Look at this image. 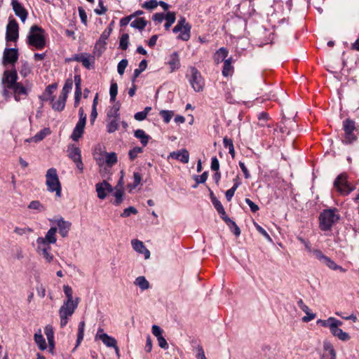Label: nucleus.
<instances>
[{"label": "nucleus", "instance_id": "c9c22d12", "mask_svg": "<svg viewBox=\"0 0 359 359\" xmlns=\"http://www.w3.org/2000/svg\"><path fill=\"white\" fill-rule=\"evenodd\" d=\"M134 283L139 286L142 290H145L149 287V283L147 280L144 276H138L135 279Z\"/></svg>", "mask_w": 359, "mask_h": 359}, {"label": "nucleus", "instance_id": "c03bdc74", "mask_svg": "<svg viewBox=\"0 0 359 359\" xmlns=\"http://www.w3.org/2000/svg\"><path fill=\"white\" fill-rule=\"evenodd\" d=\"M119 109H120V104L116 103L115 104L110 111L107 113L108 118H120V114H119Z\"/></svg>", "mask_w": 359, "mask_h": 359}, {"label": "nucleus", "instance_id": "680f3d73", "mask_svg": "<svg viewBox=\"0 0 359 359\" xmlns=\"http://www.w3.org/2000/svg\"><path fill=\"white\" fill-rule=\"evenodd\" d=\"M123 191L121 189L116 190L114 193V204L118 205L123 201Z\"/></svg>", "mask_w": 359, "mask_h": 359}, {"label": "nucleus", "instance_id": "72a5a7b5", "mask_svg": "<svg viewBox=\"0 0 359 359\" xmlns=\"http://www.w3.org/2000/svg\"><path fill=\"white\" fill-rule=\"evenodd\" d=\"M69 157L74 161H79L81 158V151L78 147H72L68 149Z\"/></svg>", "mask_w": 359, "mask_h": 359}, {"label": "nucleus", "instance_id": "a18cd8bd", "mask_svg": "<svg viewBox=\"0 0 359 359\" xmlns=\"http://www.w3.org/2000/svg\"><path fill=\"white\" fill-rule=\"evenodd\" d=\"M63 291L67 297V300H65L64 302L72 303L73 291L72 287L68 285H63Z\"/></svg>", "mask_w": 359, "mask_h": 359}, {"label": "nucleus", "instance_id": "bf43d9fd", "mask_svg": "<svg viewBox=\"0 0 359 359\" xmlns=\"http://www.w3.org/2000/svg\"><path fill=\"white\" fill-rule=\"evenodd\" d=\"M158 5V2L156 0H149L144 3L142 7L151 10L156 8Z\"/></svg>", "mask_w": 359, "mask_h": 359}, {"label": "nucleus", "instance_id": "f704fd0d", "mask_svg": "<svg viewBox=\"0 0 359 359\" xmlns=\"http://www.w3.org/2000/svg\"><path fill=\"white\" fill-rule=\"evenodd\" d=\"M104 156L105 163L108 166L111 167L117 163V156L116 153H105Z\"/></svg>", "mask_w": 359, "mask_h": 359}, {"label": "nucleus", "instance_id": "c756f323", "mask_svg": "<svg viewBox=\"0 0 359 359\" xmlns=\"http://www.w3.org/2000/svg\"><path fill=\"white\" fill-rule=\"evenodd\" d=\"M85 126L86 123L77 122L71 136L74 141H78L79 139L82 136L84 132Z\"/></svg>", "mask_w": 359, "mask_h": 359}, {"label": "nucleus", "instance_id": "5701e85b", "mask_svg": "<svg viewBox=\"0 0 359 359\" xmlns=\"http://www.w3.org/2000/svg\"><path fill=\"white\" fill-rule=\"evenodd\" d=\"M57 232V228L56 227H51L48 232L46 234V236L44 238L43 237H39L38 238H41L43 240V243L45 245H49L50 244H54L55 243L57 239H56V234Z\"/></svg>", "mask_w": 359, "mask_h": 359}, {"label": "nucleus", "instance_id": "8fccbe9b", "mask_svg": "<svg viewBox=\"0 0 359 359\" xmlns=\"http://www.w3.org/2000/svg\"><path fill=\"white\" fill-rule=\"evenodd\" d=\"M142 152V149L140 147H135L130 149L128 152L129 158L130 161H134L138 156L139 154Z\"/></svg>", "mask_w": 359, "mask_h": 359}, {"label": "nucleus", "instance_id": "6e6d98bb", "mask_svg": "<svg viewBox=\"0 0 359 359\" xmlns=\"http://www.w3.org/2000/svg\"><path fill=\"white\" fill-rule=\"evenodd\" d=\"M212 203L219 215H224V208L221 202L217 198H213Z\"/></svg>", "mask_w": 359, "mask_h": 359}, {"label": "nucleus", "instance_id": "9d476101", "mask_svg": "<svg viewBox=\"0 0 359 359\" xmlns=\"http://www.w3.org/2000/svg\"><path fill=\"white\" fill-rule=\"evenodd\" d=\"M190 72L191 78L189 79V82L191 87L196 92L202 91L204 87V81L201 76V73L194 67H191L190 68Z\"/></svg>", "mask_w": 359, "mask_h": 359}, {"label": "nucleus", "instance_id": "58836bf2", "mask_svg": "<svg viewBox=\"0 0 359 359\" xmlns=\"http://www.w3.org/2000/svg\"><path fill=\"white\" fill-rule=\"evenodd\" d=\"M84 328H85V322L81 321L79 324L77 340H76V344L75 348L78 347L80 345L82 340L83 339Z\"/></svg>", "mask_w": 359, "mask_h": 359}, {"label": "nucleus", "instance_id": "2eb2a0df", "mask_svg": "<svg viewBox=\"0 0 359 359\" xmlns=\"http://www.w3.org/2000/svg\"><path fill=\"white\" fill-rule=\"evenodd\" d=\"M19 36L18 24H7L6 39L7 41H16Z\"/></svg>", "mask_w": 359, "mask_h": 359}, {"label": "nucleus", "instance_id": "49530a36", "mask_svg": "<svg viewBox=\"0 0 359 359\" xmlns=\"http://www.w3.org/2000/svg\"><path fill=\"white\" fill-rule=\"evenodd\" d=\"M29 209L35 210L38 212L45 210L44 206L39 201H32L28 205Z\"/></svg>", "mask_w": 359, "mask_h": 359}, {"label": "nucleus", "instance_id": "774afa93", "mask_svg": "<svg viewBox=\"0 0 359 359\" xmlns=\"http://www.w3.org/2000/svg\"><path fill=\"white\" fill-rule=\"evenodd\" d=\"M196 351H197V354H196L197 359H207L205 357L203 348L201 345H198L196 347Z\"/></svg>", "mask_w": 359, "mask_h": 359}, {"label": "nucleus", "instance_id": "7c9ffc66", "mask_svg": "<svg viewBox=\"0 0 359 359\" xmlns=\"http://www.w3.org/2000/svg\"><path fill=\"white\" fill-rule=\"evenodd\" d=\"M50 133V131L49 128H44L39 131V133H37L33 137L27 139L25 141L28 142L31 141L38 142L43 140V138Z\"/></svg>", "mask_w": 359, "mask_h": 359}, {"label": "nucleus", "instance_id": "1a4fd4ad", "mask_svg": "<svg viewBox=\"0 0 359 359\" xmlns=\"http://www.w3.org/2000/svg\"><path fill=\"white\" fill-rule=\"evenodd\" d=\"M334 187L342 195H348L353 191L347 181V175L344 173L340 174L334 182Z\"/></svg>", "mask_w": 359, "mask_h": 359}, {"label": "nucleus", "instance_id": "aec40b11", "mask_svg": "<svg viewBox=\"0 0 359 359\" xmlns=\"http://www.w3.org/2000/svg\"><path fill=\"white\" fill-rule=\"evenodd\" d=\"M297 305L299 307V309H301L306 314V316H304L302 318V320L304 322H309L316 318V314L311 312L309 306L304 303L302 299L298 300Z\"/></svg>", "mask_w": 359, "mask_h": 359}, {"label": "nucleus", "instance_id": "4be33fe9", "mask_svg": "<svg viewBox=\"0 0 359 359\" xmlns=\"http://www.w3.org/2000/svg\"><path fill=\"white\" fill-rule=\"evenodd\" d=\"M324 353L321 356V359H336V352L333 346L330 342H324Z\"/></svg>", "mask_w": 359, "mask_h": 359}, {"label": "nucleus", "instance_id": "a19ab883", "mask_svg": "<svg viewBox=\"0 0 359 359\" xmlns=\"http://www.w3.org/2000/svg\"><path fill=\"white\" fill-rule=\"evenodd\" d=\"M73 86V82L71 79L66 80L65 85L62 88L60 95L67 98L68 93L71 91Z\"/></svg>", "mask_w": 359, "mask_h": 359}, {"label": "nucleus", "instance_id": "864d4df0", "mask_svg": "<svg viewBox=\"0 0 359 359\" xmlns=\"http://www.w3.org/2000/svg\"><path fill=\"white\" fill-rule=\"evenodd\" d=\"M112 31V28L111 26H109L108 28H107L101 34L99 40L97 41L101 42L106 45V41L109 36L111 32Z\"/></svg>", "mask_w": 359, "mask_h": 359}, {"label": "nucleus", "instance_id": "423d86ee", "mask_svg": "<svg viewBox=\"0 0 359 359\" xmlns=\"http://www.w3.org/2000/svg\"><path fill=\"white\" fill-rule=\"evenodd\" d=\"M312 255L320 263L326 265L331 270H339L342 273H344L346 271L342 266L337 264L335 262L332 260L330 257L324 255V253L320 249L315 248V250L313 251Z\"/></svg>", "mask_w": 359, "mask_h": 359}, {"label": "nucleus", "instance_id": "e433bc0d", "mask_svg": "<svg viewBox=\"0 0 359 359\" xmlns=\"http://www.w3.org/2000/svg\"><path fill=\"white\" fill-rule=\"evenodd\" d=\"M120 118H113L107 125V132L112 133L118 130Z\"/></svg>", "mask_w": 359, "mask_h": 359}, {"label": "nucleus", "instance_id": "b1692460", "mask_svg": "<svg viewBox=\"0 0 359 359\" xmlns=\"http://www.w3.org/2000/svg\"><path fill=\"white\" fill-rule=\"evenodd\" d=\"M168 64L170 65L171 72L180 69L181 65L179 54L177 53V52H173L170 55Z\"/></svg>", "mask_w": 359, "mask_h": 359}, {"label": "nucleus", "instance_id": "e2e57ef3", "mask_svg": "<svg viewBox=\"0 0 359 359\" xmlns=\"http://www.w3.org/2000/svg\"><path fill=\"white\" fill-rule=\"evenodd\" d=\"M141 180L142 177L140 174L137 172H135L133 173V185L130 186L131 188L135 189V187H137L140 184Z\"/></svg>", "mask_w": 359, "mask_h": 359}, {"label": "nucleus", "instance_id": "f257e3e1", "mask_svg": "<svg viewBox=\"0 0 359 359\" xmlns=\"http://www.w3.org/2000/svg\"><path fill=\"white\" fill-rule=\"evenodd\" d=\"M27 42L36 49L43 48L46 46L45 31L39 26H32L27 35Z\"/></svg>", "mask_w": 359, "mask_h": 359}, {"label": "nucleus", "instance_id": "69168bd1", "mask_svg": "<svg viewBox=\"0 0 359 359\" xmlns=\"http://www.w3.org/2000/svg\"><path fill=\"white\" fill-rule=\"evenodd\" d=\"M236 189H237V184H233V186L231 189H229V190H227L226 191L225 195H226V200L228 201H231Z\"/></svg>", "mask_w": 359, "mask_h": 359}, {"label": "nucleus", "instance_id": "bb28decb", "mask_svg": "<svg viewBox=\"0 0 359 359\" xmlns=\"http://www.w3.org/2000/svg\"><path fill=\"white\" fill-rule=\"evenodd\" d=\"M10 90H13L15 100L19 101L21 95H27V89L20 83H15Z\"/></svg>", "mask_w": 359, "mask_h": 359}, {"label": "nucleus", "instance_id": "ea45409f", "mask_svg": "<svg viewBox=\"0 0 359 359\" xmlns=\"http://www.w3.org/2000/svg\"><path fill=\"white\" fill-rule=\"evenodd\" d=\"M147 67V60H142L140 64H139V67L135 69L134 70V73H133V81L134 82L135 80L139 76V75L146 69Z\"/></svg>", "mask_w": 359, "mask_h": 359}, {"label": "nucleus", "instance_id": "20e7f679", "mask_svg": "<svg viewBox=\"0 0 359 359\" xmlns=\"http://www.w3.org/2000/svg\"><path fill=\"white\" fill-rule=\"evenodd\" d=\"M18 75L15 70L9 71L6 70L4 72L1 79V83L3 86L2 95L6 97H10L9 90L15 83H17Z\"/></svg>", "mask_w": 359, "mask_h": 359}, {"label": "nucleus", "instance_id": "0e129e2a", "mask_svg": "<svg viewBox=\"0 0 359 359\" xmlns=\"http://www.w3.org/2000/svg\"><path fill=\"white\" fill-rule=\"evenodd\" d=\"M32 231H33L32 229H31L29 227H25V228L15 227L14 229V232L20 236H22L27 233H31Z\"/></svg>", "mask_w": 359, "mask_h": 359}, {"label": "nucleus", "instance_id": "393cba45", "mask_svg": "<svg viewBox=\"0 0 359 359\" xmlns=\"http://www.w3.org/2000/svg\"><path fill=\"white\" fill-rule=\"evenodd\" d=\"M54 97H51L53 109L57 111H62L65 109L67 98L60 95H59L58 99L56 101L54 100Z\"/></svg>", "mask_w": 359, "mask_h": 359}, {"label": "nucleus", "instance_id": "c85d7f7f", "mask_svg": "<svg viewBox=\"0 0 359 359\" xmlns=\"http://www.w3.org/2000/svg\"><path fill=\"white\" fill-rule=\"evenodd\" d=\"M229 54V51L226 48L222 47L214 54L213 59L216 64L224 62Z\"/></svg>", "mask_w": 359, "mask_h": 359}, {"label": "nucleus", "instance_id": "4468645a", "mask_svg": "<svg viewBox=\"0 0 359 359\" xmlns=\"http://www.w3.org/2000/svg\"><path fill=\"white\" fill-rule=\"evenodd\" d=\"M95 189L97 194V197L100 199H104L107 194L111 193L113 191L111 185L106 180H103L102 182L96 184Z\"/></svg>", "mask_w": 359, "mask_h": 359}, {"label": "nucleus", "instance_id": "2f4dec72", "mask_svg": "<svg viewBox=\"0 0 359 359\" xmlns=\"http://www.w3.org/2000/svg\"><path fill=\"white\" fill-rule=\"evenodd\" d=\"M232 58L229 57L224 60V66L222 69V75L225 77H227L232 74L233 67L231 65Z\"/></svg>", "mask_w": 359, "mask_h": 359}, {"label": "nucleus", "instance_id": "4d7b16f0", "mask_svg": "<svg viewBox=\"0 0 359 359\" xmlns=\"http://www.w3.org/2000/svg\"><path fill=\"white\" fill-rule=\"evenodd\" d=\"M137 213V209L133 206H130L123 210V212L121 214V217H128L131 214L135 215Z\"/></svg>", "mask_w": 359, "mask_h": 359}, {"label": "nucleus", "instance_id": "de8ad7c7", "mask_svg": "<svg viewBox=\"0 0 359 359\" xmlns=\"http://www.w3.org/2000/svg\"><path fill=\"white\" fill-rule=\"evenodd\" d=\"M160 116L163 118V121L166 123H169L172 118L174 113L172 111L161 110L159 112Z\"/></svg>", "mask_w": 359, "mask_h": 359}, {"label": "nucleus", "instance_id": "603ef678", "mask_svg": "<svg viewBox=\"0 0 359 359\" xmlns=\"http://www.w3.org/2000/svg\"><path fill=\"white\" fill-rule=\"evenodd\" d=\"M129 36L128 34H123L120 39L119 46L122 50H126L128 47Z\"/></svg>", "mask_w": 359, "mask_h": 359}, {"label": "nucleus", "instance_id": "a211bd4d", "mask_svg": "<svg viewBox=\"0 0 359 359\" xmlns=\"http://www.w3.org/2000/svg\"><path fill=\"white\" fill-rule=\"evenodd\" d=\"M169 157L178 160L183 163H187L189 161V152L185 149L171 152Z\"/></svg>", "mask_w": 359, "mask_h": 359}, {"label": "nucleus", "instance_id": "7ed1b4c3", "mask_svg": "<svg viewBox=\"0 0 359 359\" xmlns=\"http://www.w3.org/2000/svg\"><path fill=\"white\" fill-rule=\"evenodd\" d=\"M337 209H327L323 210L319 217L320 229L322 231L330 230L332 226L339 220V215Z\"/></svg>", "mask_w": 359, "mask_h": 359}, {"label": "nucleus", "instance_id": "3c124183", "mask_svg": "<svg viewBox=\"0 0 359 359\" xmlns=\"http://www.w3.org/2000/svg\"><path fill=\"white\" fill-rule=\"evenodd\" d=\"M118 93V86L116 83H112L110 86L109 94L110 101L114 102Z\"/></svg>", "mask_w": 359, "mask_h": 359}, {"label": "nucleus", "instance_id": "dca6fc26", "mask_svg": "<svg viewBox=\"0 0 359 359\" xmlns=\"http://www.w3.org/2000/svg\"><path fill=\"white\" fill-rule=\"evenodd\" d=\"M131 245L134 250L144 255L145 259H148L150 257V252L145 247L142 241L133 239L131 241Z\"/></svg>", "mask_w": 359, "mask_h": 359}, {"label": "nucleus", "instance_id": "a878e982", "mask_svg": "<svg viewBox=\"0 0 359 359\" xmlns=\"http://www.w3.org/2000/svg\"><path fill=\"white\" fill-rule=\"evenodd\" d=\"M142 14H143V11H136L135 13H134L133 14H132L130 15H128V16H126L125 18H123L120 20V22H129L133 19H134V20L132 22H137V23H140V22H147V20H145L144 18H137L138 15H140Z\"/></svg>", "mask_w": 359, "mask_h": 359}, {"label": "nucleus", "instance_id": "79ce46f5", "mask_svg": "<svg viewBox=\"0 0 359 359\" xmlns=\"http://www.w3.org/2000/svg\"><path fill=\"white\" fill-rule=\"evenodd\" d=\"M337 319L333 317H330L327 320H318L317 321V324L325 327H329L330 330H331L332 327H333L334 323L336 322Z\"/></svg>", "mask_w": 359, "mask_h": 359}, {"label": "nucleus", "instance_id": "9b49d317", "mask_svg": "<svg viewBox=\"0 0 359 359\" xmlns=\"http://www.w3.org/2000/svg\"><path fill=\"white\" fill-rule=\"evenodd\" d=\"M37 248L36 252L42 256L47 262H50L53 259V255L50 252L51 247L49 245H45L41 238L36 239Z\"/></svg>", "mask_w": 359, "mask_h": 359}, {"label": "nucleus", "instance_id": "4c0bfd02", "mask_svg": "<svg viewBox=\"0 0 359 359\" xmlns=\"http://www.w3.org/2000/svg\"><path fill=\"white\" fill-rule=\"evenodd\" d=\"M34 341L41 350H45L46 348V340L40 332L34 334Z\"/></svg>", "mask_w": 359, "mask_h": 359}, {"label": "nucleus", "instance_id": "6ab92c4d", "mask_svg": "<svg viewBox=\"0 0 359 359\" xmlns=\"http://www.w3.org/2000/svg\"><path fill=\"white\" fill-rule=\"evenodd\" d=\"M13 9L17 16L20 18L21 21L24 22L27 19V13L22 5L17 1L13 0L11 2Z\"/></svg>", "mask_w": 359, "mask_h": 359}, {"label": "nucleus", "instance_id": "ddd939ff", "mask_svg": "<svg viewBox=\"0 0 359 359\" xmlns=\"http://www.w3.org/2000/svg\"><path fill=\"white\" fill-rule=\"evenodd\" d=\"M342 325L343 323L341 320H337L333 327H332L330 332L334 337H338L340 340L346 341L350 339V336L347 332H344L339 328Z\"/></svg>", "mask_w": 359, "mask_h": 359}, {"label": "nucleus", "instance_id": "f3484780", "mask_svg": "<svg viewBox=\"0 0 359 359\" xmlns=\"http://www.w3.org/2000/svg\"><path fill=\"white\" fill-rule=\"evenodd\" d=\"M18 58V50L15 48H6L4 52V62L13 64Z\"/></svg>", "mask_w": 359, "mask_h": 359}, {"label": "nucleus", "instance_id": "f8f14e48", "mask_svg": "<svg viewBox=\"0 0 359 359\" xmlns=\"http://www.w3.org/2000/svg\"><path fill=\"white\" fill-rule=\"evenodd\" d=\"M191 26L189 24H177L172 31L177 34V38L183 41H188L190 39Z\"/></svg>", "mask_w": 359, "mask_h": 359}, {"label": "nucleus", "instance_id": "09e8293b", "mask_svg": "<svg viewBox=\"0 0 359 359\" xmlns=\"http://www.w3.org/2000/svg\"><path fill=\"white\" fill-rule=\"evenodd\" d=\"M104 50H105V44H104L101 42L97 41V43L95 45V47H94L93 53L95 55H97L99 57L102 55V53L104 52Z\"/></svg>", "mask_w": 359, "mask_h": 359}, {"label": "nucleus", "instance_id": "5fc2aeb1", "mask_svg": "<svg viewBox=\"0 0 359 359\" xmlns=\"http://www.w3.org/2000/svg\"><path fill=\"white\" fill-rule=\"evenodd\" d=\"M83 60V61L82 62V65H83V67H85L88 69H90L93 68L92 64L94 63V57L93 56H90V55L88 54V55L86 57V58Z\"/></svg>", "mask_w": 359, "mask_h": 359}, {"label": "nucleus", "instance_id": "13d9d810", "mask_svg": "<svg viewBox=\"0 0 359 359\" xmlns=\"http://www.w3.org/2000/svg\"><path fill=\"white\" fill-rule=\"evenodd\" d=\"M128 65V60L126 59L121 60L117 66L118 73L121 75L123 74L125 69Z\"/></svg>", "mask_w": 359, "mask_h": 359}, {"label": "nucleus", "instance_id": "052dcab7", "mask_svg": "<svg viewBox=\"0 0 359 359\" xmlns=\"http://www.w3.org/2000/svg\"><path fill=\"white\" fill-rule=\"evenodd\" d=\"M228 226L236 236H239L241 235L240 228L237 226L234 221L232 220L231 222L228 224Z\"/></svg>", "mask_w": 359, "mask_h": 359}, {"label": "nucleus", "instance_id": "412c9836", "mask_svg": "<svg viewBox=\"0 0 359 359\" xmlns=\"http://www.w3.org/2000/svg\"><path fill=\"white\" fill-rule=\"evenodd\" d=\"M56 224L58 227L60 234L63 238L67 236L70 229L71 223L67 221H65L63 218H60L56 220Z\"/></svg>", "mask_w": 359, "mask_h": 359}, {"label": "nucleus", "instance_id": "0eeeda50", "mask_svg": "<svg viewBox=\"0 0 359 359\" xmlns=\"http://www.w3.org/2000/svg\"><path fill=\"white\" fill-rule=\"evenodd\" d=\"M72 303L63 302L62 305L59 309V316L60 318V327H64L67 325L69 318L72 317L75 310L76 309V304L72 306Z\"/></svg>", "mask_w": 359, "mask_h": 359}, {"label": "nucleus", "instance_id": "338daca9", "mask_svg": "<svg viewBox=\"0 0 359 359\" xmlns=\"http://www.w3.org/2000/svg\"><path fill=\"white\" fill-rule=\"evenodd\" d=\"M208 179V172H204L201 175H197L194 177L195 181L197 182V184H203L206 182Z\"/></svg>", "mask_w": 359, "mask_h": 359}, {"label": "nucleus", "instance_id": "cd10ccee", "mask_svg": "<svg viewBox=\"0 0 359 359\" xmlns=\"http://www.w3.org/2000/svg\"><path fill=\"white\" fill-rule=\"evenodd\" d=\"M102 332V330L100 329L98 332ZM97 336H99V338L102 341V342L107 347L116 346V340L114 337L109 336L106 333H102V334H99V333H97Z\"/></svg>", "mask_w": 359, "mask_h": 359}, {"label": "nucleus", "instance_id": "f03ea898", "mask_svg": "<svg viewBox=\"0 0 359 359\" xmlns=\"http://www.w3.org/2000/svg\"><path fill=\"white\" fill-rule=\"evenodd\" d=\"M46 184L50 192H55L56 197H61L62 187L57 170L54 168H49L46 175Z\"/></svg>", "mask_w": 359, "mask_h": 359}, {"label": "nucleus", "instance_id": "6e6552de", "mask_svg": "<svg viewBox=\"0 0 359 359\" xmlns=\"http://www.w3.org/2000/svg\"><path fill=\"white\" fill-rule=\"evenodd\" d=\"M343 129L344 130V140L343 142L346 144H351L357 140L354 131L356 130L355 123L354 121L347 118L343 122Z\"/></svg>", "mask_w": 359, "mask_h": 359}, {"label": "nucleus", "instance_id": "473e14b6", "mask_svg": "<svg viewBox=\"0 0 359 359\" xmlns=\"http://www.w3.org/2000/svg\"><path fill=\"white\" fill-rule=\"evenodd\" d=\"M134 135L136 138L140 140L141 143L144 147H145L147 144L150 139V137L148 135H147L145 132L142 129L136 130L135 131Z\"/></svg>", "mask_w": 359, "mask_h": 359}, {"label": "nucleus", "instance_id": "39448f33", "mask_svg": "<svg viewBox=\"0 0 359 359\" xmlns=\"http://www.w3.org/2000/svg\"><path fill=\"white\" fill-rule=\"evenodd\" d=\"M312 255L320 263L326 265L331 270H339L342 273H344L346 271L342 266L337 264L335 262L332 260L330 257L324 255V253L320 249L315 248V250L313 251Z\"/></svg>", "mask_w": 359, "mask_h": 359}, {"label": "nucleus", "instance_id": "37998d69", "mask_svg": "<svg viewBox=\"0 0 359 359\" xmlns=\"http://www.w3.org/2000/svg\"><path fill=\"white\" fill-rule=\"evenodd\" d=\"M223 144L226 148H229V154H231L232 158L235 157V150L233 144V141L231 139H229L227 137H224Z\"/></svg>", "mask_w": 359, "mask_h": 359}]
</instances>
